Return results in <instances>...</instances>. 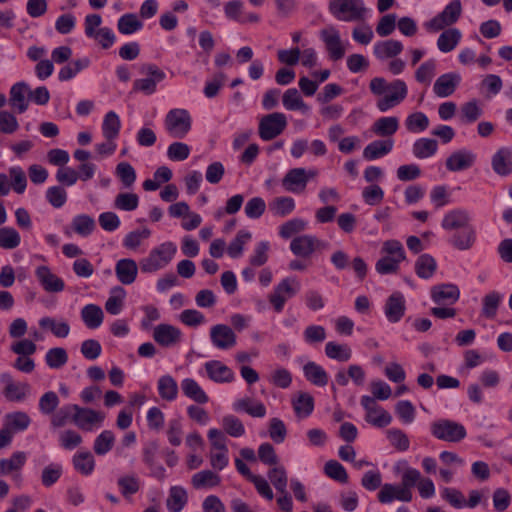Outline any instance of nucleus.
I'll list each match as a JSON object with an SVG mask.
<instances>
[{
  "instance_id": "obj_53",
  "label": "nucleus",
  "mask_w": 512,
  "mask_h": 512,
  "mask_svg": "<svg viewBox=\"0 0 512 512\" xmlns=\"http://www.w3.org/2000/svg\"><path fill=\"white\" fill-rule=\"evenodd\" d=\"M71 225L73 230L77 234L84 237L90 235L95 229L94 219L86 214H80L75 216L72 220Z\"/></svg>"
},
{
  "instance_id": "obj_48",
  "label": "nucleus",
  "mask_w": 512,
  "mask_h": 512,
  "mask_svg": "<svg viewBox=\"0 0 512 512\" xmlns=\"http://www.w3.org/2000/svg\"><path fill=\"white\" fill-rule=\"evenodd\" d=\"M282 103L286 110L289 111H307L308 107L303 101L299 91L296 88L286 90L282 97Z\"/></svg>"
},
{
  "instance_id": "obj_29",
  "label": "nucleus",
  "mask_w": 512,
  "mask_h": 512,
  "mask_svg": "<svg viewBox=\"0 0 512 512\" xmlns=\"http://www.w3.org/2000/svg\"><path fill=\"white\" fill-rule=\"evenodd\" d=\"M394 146L392 139L375 140L369 143L363 150V158L367 161L376 160L389 154Z\"/></svg>"
},
{
  "instance_id": "obj_61",
  "label": "nucleus",
  "mask_w": 512,
  "mask_h": 512,
  "mask_svg": "<svg viewBox=\"0 0 512 512\" xmlns=\"http://www.w3.org/2000/svg\"><path fill=\"white\" fill-rule=\"evenodd\" d=\"M268 478L279 493H284L287 489V472L283 466H276L268 471Z\"/></svg>"
},
{
  "instance_id": "obj_41",
  "label": "nucleus",
  "mask_w": 512,
  "mask_h": 512,
  "mask_svg": "<svg viewBox=\"0 0 512 512\" xmlns=\"http://www.w3.org/2000/svg\"><path fill=\"white\" fill-rule=\"evenodd\" d=\"M438 149V143L434 139L420 138L413 144V154L418 159H425L433 156Z\"/></svg>"
},
{
  "instance_id": "obj_11",
  "label": "nucleus",
  "mask_w": 512,
  "mask_h": 512,
  "mask_svg": "<svg viewBox=\"0 0 512 512\" xmlns=\"http://www.w3.org/2000/svg\"><path fill=\"white\" fill-rule=\"evenodd\" d=\"M105 419V414L90 408L77 405L72 415V423L80 430L90 432L95 426H100Z\"/></svg>"
},
{
  "instance_id": "obj_49",
  "label": "nucleus",
  "mask_w": 512,
  "mask_h": 512,
  "mask_svg": "<svg viewBox=\"0 0 512 512\" xmlns=\"http://www.w3.org/2000/svg\"><path fill=\"white\" fill-rule=\"evenodd\" d=\"M114 443V433L110 430H104L95 438L93 450L98 456H103L113 448Z\"/></svg>"
},
{
  "instance_id": "obj_57",
  "label": "nucleus",
  "mask_w": 512,
  "mask_h": 512,
  "mask_svg": "<svg viewBox=\"0 0 512 512\" xmlns=\"http://www.w3.org/2000/svg\"><path fill=\"white\" fill-rule=\"evenodd\" d=\"M251 233L245 230L238 231L236 237L230 242L227 252L230 257L238 258L242 255L244 245L251 239Z\"/></svg>"
},
{
  "instance_id": "obj_4",
  "label": "nucleus",
  "mask_w": 512,
  "mask_h": 512,
  "mask_svg": "<svg viewBox=\"0 0 512 512\" xmlns=\"http://www.w3.org/2000/svg\"><path fill=\"white\" fill-rule=\"evenodd\" d=\"M164 127L171 137L183 139L191 130L192 117L186 109H171L165 116Z\"/></svg>"
},
{
  "instance_id": "obj_20",
  "label": "nucleus",
  "mask_w": 512,
  "mask_h": 512,
  "mask_svg": "<svg viewBox=\"0 0 512 512\" xmlns=\"http://www.w3.org/2000/svg\"><path fill=\"white\" fill-rule=\"evenodd\" d=\"M378 500L382 504H388L394 500L410 502L412 500V491L404 489L401 484H384L378 493Z\"/></svg>"
},
{
  "instance_id": "obj_9",
  "label": "nucleus",
  "mask_w": 512,
  "mask_h": 512,
  "mask_svg": "<svg viewBox=\"0 0 512 512\" xmlns=\"http://www.w3.org/2000/svg\"><path fill=\"white\" fill-rule=\"evenodd\" d=\"M142 73H146L147 77L135 80L133 90L143 92L146 95L153 94L157 89V84L166 77L165 72L155 64L145 65L142 68Z\"/></svg>"
},
{
  "instance_id": "obj_37",
  "label": "nucleus",
  "mask_w": 512,
  "mask_h": 512,
  "mask_svg": "<svg viewBox=\"0 0 512 512\" xmlns=\"http://www.w3.org/2000/svg\"><path fill=\"white\" fill-rule=\"evenodd\" d=\"M191 483L195 489L213 488L220 485L221 477L211 470H202L192 476Z\"/></svg>"
},
{
  "instance_id": "obj_3",
  "label": "nucleus",
  "mask_w": 512,
  "mask_h": 512,
  "mask_svg": "<svg viewBox=\"0 0 512 512\" xmlns=\"http://www.w3.org/2000/svg\"><path fill=\"white\" fill-rule=\"evenodd\" d=\"M329 11L336 19L345 22L361 21L367 13L363 0H330Z\"/></svg>"
},
{
  "instance_id": "obj_64",
  "label": "nucleus",
  "mask_w": 512,
  "mask_h": 512,
  "mask_svg": "<svg viewBox=\"0 0 512 512\" xmlns=\"http://www.w3.org/2000/svg\"><path fill=\"white\" fill-rule=\"evenodd\" d=\"M139 205V197L135 193H119L114 200V207L122 211H133Z\"/></svg>"
},
{
  "instance_id": "obj_32",
  "label": "nucleus",
  "mask_w": 512,
  "mask_h": 512,
  "mask_svg": "<svg viewBox=\"0 0 512 512\" xmlns=\"http://www.w3.org/2000/svg\"><path fill=\"white\" fill-rule=\"evenodd\" d=\"M29 91V86L25 82H17L10 89L9 104L21 114L28 109V101L25 99V93Z\"/></svg>"
},
{
  "instance_id": "obj_63",
  "label": "nucleus",
  "mask_w": 512,
  "mask_h": 512,
  "mask_svg": "<svg viewBox=\"0 0 512 512\" xmlns=\"http://www.w3.org/2000/svg\"><path fill=\"white\" fill-rule=\"evenodd\" d=\"M325 474L340 483L348 482V474L344 466L336 460H329L324 466Z\"/></svg>"
},
{
  "instance_id": "obj_15",
  "label": "nucleus",
  "mask_w": 512,
  "mask_h": 512,
  "mask_svg": "<svg viewBox=\"0 0 512 512\" xmlns=\"http://www.w3.org/2000/svg\"><path fill=\"white\" fill-rule=\"evenodd\" d=\"M309 182V176L305 168L290 169L282 179V186L288 192L295 194L305 190Z\"/></svg>"
},
{
  "instance_id": "obj_24",
  "label": "nucleus",
  "mask_w": 512,
  "mask_h": 512,
  "mask_svg": "<svg viewBox=\"0 0 512 512\" xmlns=\"http://www.w3.org/2000/svg\"><path fill=\"white\" fill-rule=\"evenodd\" d=\"M385 315L391 323H397L405 314L404 296L400 292L390 295L385 303Z\"/></svg>"
},
{
  "instance_id": "obj_45",
  "label": "nucleus",
  "mask_w": 512,
  "mask_h": 512,
  "mask_svg": "<svg viewBox=\"0 0 512 512\" xmlns=\"http://www.w3.org/2000/svg\"><path fill=\"white\" fill-rule=\"evenodd\" d=\"M234 409L239 411H245L252 417L262 418L266 415V407L263 403L253 401L250 398L239 399L234 404Z\"/></svg>"
},
{
  "instance_id": "obj_47",
  "label": "nucleus",
  "mask_w": 512,
  "mask_h": 512,
  "mask_svg": "<svg viewBox=\"0 0 512 512\" xmlns=\"http://www.w3.org/2000/svg\"><path fill=\"white\" fill-rule=\"evenodd\" d=\"M188 500L186 490L182 487L174 486L170 489L167 498V508L170 512H180Z\"/></svg>"
},
{
  "instance_id": "obj_13",
  "label": "nucleus",
  "mask_w": 512,
  "mask_h": 512,
  "mask_svg": "<svg viewBox=\"0 0 512 512\" xmlns=\"http://www.w3.org/2000/svg\"><path fill=\"white\" fill-rule=\"evenodd\" d=\"M210 340L214 347L220 350H229L236 345L237 336L230 326L216 324L210 329Z\"/></svg>"
},
{
  "instance_id": "obj_2",
  "label": "nucleus",
  "mask_w": 512,
  "mask_h": 512,
  "mask_svg": "<svg viewBox=\"0 0 512 512\" xmlns=\"http://www.w3.org/2000/svg\"><path fill=\"white\" fill-rule=\"evenodd\" d=\"M177 247L172 242H164L153 248L148 256L142 258L139 262L143 273H153L166 267L173 259Z\"/></svg>"
},
{
  "instance_id": "obj_55",
  "label": "nucleus",
  "mask_w": 512,
  "mask_h": 512,
  "mask_svg": "<svg viewBox=\"0 0 512 512\" xmlns=\"http://www.w3.org/2000/svg\"><path fill=\"white\" fill-rule=\"evenodd\" d=\"M39 325L42 328L50 329L53 335L59 338L67 337L70 332V326L66 321L57 322L55 319L50 317L40 319Z\"/></svg>"
},
{
  "instance_id": "obj_14",
  "label": "nucleus",
  "mask_w": 512,
  "mask_h": 512,
  "mask_svg": "<svg viewBox=\"0 0 512 512\" xmlns=\"http://www.w3.org/2000/svg\"><path fill=\"white\" fill-rule=\"evenodd\" d=\"M26 460V453L22 451L14 452L10 458L0 459V476L12 474V478L20 485L22 482L20 471Z\"/></svg>"
},
{
  "instance_id": "obj_39",
  "label": "nucleus",
  "mask_w": 512,
  "mask_h": 512,
  "mask_svg": "<svg viewBox=\"0 0 512 512\" xmlns=\"http://www.w3.org/2000/svg\"><path fill=\"white\" fill-rule=\"evenodd\" d=\"M460 40L461 32L456 28H449L440 34L437 46L441 52L448 53L455 49Z\"/></svg>"
},
{
  "instance_id": "obj_7",
  "label": "nucleus",
  "mask_w": 512,
  "mask_h": 512,
  "mask_svg": "<svg viewBox=\"0 0 512 512\" xmlns=\"http://www.w3.org/2000/svg\"><path fill=\"white\" fill-rule=\"evenodd\" d=\"M300 283L296 278L287 277L282 279L275 287L273 293L268 297L269 302L277 313H280L287 299L295 296L300 290Z\"/></svg>"
},
{
  "instance_id": "obj_54",
  "label": "nucleus",
  "mask_w": 512,
  "mask_h": 512,
  "mask_svg": "<svg viewBox=\"0 0 512 512\" xmlns=\"http://www.w3.org/2000/svg\"><path fill=\"white\" fill-rule=\"evenodd\" d=\"M293 409L298 416L307 417L314 409V399L308 393H300L299 396L292 401Z\"/></svg>"
},
{
  "instance_id": "obj_10",
  "label": "nucleus",
  "mask_w": 512,
  "mask_h": 512,
  "mask_svg": "<svg viewBox=\"0 0 512 512\" xmlns=\"http://www.w3.org/2000/svg\"><path fill=\"white\" fill-rule=\"evenodd\" d=\"M462 5L460 0L451 1L444 10L432 18L428 23V29L437 32L456 23L461 16Z\"/></svg>"
},
{
  "instance_id": "obj_30",
  "label": "nucleus",
  "mask_w": 512,
  "mask_h": 512,
  "mask_svg": "<svg viewBox=\"0 0 512 512\" xmlns=\"http://www.w3.org/2000/svg\"><path fill=\"white\" fill-rule=\"evenodd\" d=\"M403 51V45L400 41L389 39L386 41H378L374 44L373 53L379 60L393 58Z\"/></svg>"
},
{
  "instance_id": "obj_8",
  "label": "nucleus",
  "mask_w": 512,
  "mask_h": 512,
  "mask_svg": "<svg viewBox=\"0 0 512 512\" xmlns=\"http://www.w3.org/2000/svg\"><path fill=\"white\" fill-rule=\"evenodd\" d=\"M319 37L325 45L330 60L339 61L345 56L346 45L343 43L340 32L336 27L328 26L320 30Z\"/></svg>"
},
{
  "instance_id": "obj_40",
  "label": "nucleus",
  "mask_w": 512,
  "mask_h": 512,
  "mask_svg": "<svg viewBox=\"0 0 512 512\" xmlns=\"http://www.w3.org/2000/svg\"><path fill=\"white\" fill-rule=\"evenodd\" d=\"M437 268L436 260L429 254H422L415 262V272L422 279L431 278Z\"/></svg>"
},
{
  "instance_id": "obj_46",
  "label": "nucleus",
  "mask_w": 512,
  "mask_h": 512,
  "mask_svg": "<svg viewBox=\"0 0 512 512\" xmlns=\"http://www.w3.org/2000/svg\"><path fill=\"white\" fill-rule=\"evenodd\" d=\"M325 354L330 359L346 362L351 358L352 350L347 344H338L331 341L325 345Z\"/></svg>"
},
{
  "instance_id": "obj_12",
  "label": "nucleus",
  "mask_w": 512,
  "mask_h": 512,
  "mask_svg": "<svg viewBox=\"0 0 512 512\" xmlns=\"http://www.w3.org/2000/svg\"><path fill=\"white\" fill-rule=\"evenodd\" d=\"M0 381L4 384L3 395L11 402H22L30 393V385L28 383L15 382L9 373L0 375Z\"/></svg>"
},
{
  "instance_id": "obj_28",
  "label": "nucleus",
  "mask_w": 512,
  "mask_h": 512,
  "mask_svg": "<svg viewBox=\"0 0 512 512\" xmlns=\"http://www.w3.org/2000/svg\"><path fill=\"white\" fill-rule=\"evenodd\" d=\"M477 239L475 228L470 225L456 231L449 240V243L456 249L464 251L473 247Z\"/></svg>"
},
{
  "instance_id": "obj_26",
  "label": "nucleus",
  "mask_w": 512,
  "mask_h": 512,
  "mask_svg": "<svg viewBox=\"0 0 512 512\" xmlns=\"http://www.w3.org/2000/svg\"><path fill=\"white\" fill-rule=\"evenodd\" d=\"M475 158V154L470 151H456L447 158L446 168L453 172L466 170L474 164Z\"/></svg>"
},
{
  "instance_id": "obj_56",
  "label": "nucleus",
  "mask_w": 512,
  "mask_h": 512,
  "mask_svg": "<svg viewBox=\"0 0 512 512\" xmlns=\"http://www.w3.org/2000/svg\"><path fill=\"white\" fill-rule=\"evenodd\" d=\"M6 420L8 426L7 428H9L10 431H24L29 427L31 423L29 415L22 411L7 414Z\"/></svg>"
},
{
  "instance_id": "obj_6",
  "label": "nucleus",
  "mask_w": 512,
  "mask_h": 512,
  "mask_svg": "<svg viewBox=\"0 0 512 512\" xmlns=\"http://www.w3.org/2000/svg\"><path fill=\"white\" fill-rule=\"evenodd\" d=\"M286 127V115L281 112H273L260 119L258 134L262 140L270 141L281 135Z\"/></svg>"
},
{
  "instance_id": "obj_22",
  "label": "nucleus",
  "mask_w": 512,
  "mask_h": 512,
  "mask_svg": "<svg viewBox=\"0 0 512 512\" xmlns=\"http://www.w3.org/2000/svg\"><path fill=\"white\" fill-rule=\"evenodd\" d=\"M460 82L461 76L458 73H445L437 78L433 91L438 97L445 98L455 92Z\"/></svg>"
},
{
  "instance_id": "obj_62",
  "label": "nucleus",
  "mask_w": 512,
  "mask_h": 512,
  "mask_svg": "<svg viewBox=\"0 0 512 512\" xmlns=\"http://www.w3.org/2000/svg\"><path fill=\"white\" fill-rule=\"evenodd\" d=\"M45 361L50 368L59 369L67 363L68 355L64 348H51L46 353Z\"/></svg>"
},
{
  "instance_id": "obj_50",
  "label": "nucleus",
  "mask_w": 512,
  "mask_h": 512,
  "mask_svg": "<svg viewBox=\"0 0 512 512\" xmlns=\"http://www.w3.org/2000/svg\"><path fill=\"white\" fill-rule=\"evenodd\" d=\"M272 213L279 217H285L295 209V201L288 196L276 197L270 204Z\"/></svg>"
},
{
  "instance_id": "obj_31",
  "label": "nucleus",
  "mask_w": 512,
  "mask_h": 512,
  "mask_svg": "<svg viewBox=\"0 0 512 512\" xmlns=\"http://www.w3.org/2000/svg\"><path fill=\"white\" fill-rule=\"evenodd\" d=\"M303 373L306 380L315 386L324 387L328 384L327 372L321 365L313 361H309L303 366Z\"/></svg>"
},
{
  "instance_id": "obj_36",
  "label": "nucleus",
  "mask_w": 512,
  "mask_h": 512,
  "mask_svg": "<svg viewBox=\"0 0 512 512\" xmlns=\"http://www.w3.org/2000/svg\"><path fill=\"white\" fill-rule=\"evenodd\" d=\"M74 469L83 476H89L95 469V459L91 452H78L72 458Z\"/></svg>"
},
{
  "instance_id": "obj_27",
  "label": "nucleus",
  "mask_w": 512,
  "mask_h": 512,
  "mask_svg": "<svg viewBox=\"0 0 512 512\" xmlns=\"http://www.w3.org/2000/svg\"><path fill=\"white\" fill-rule=\"evenodd\" d=\"M137 273V263L133 259H120L115 265L117 279L124 285L132 284L136 280Z\"/></svg>"
},
{
  "instance_id": "obj_44",
  "label": "nucleus",
  "mask_w": 512,
  "mask_h": 512,
  "mask_svg": "<svg viewBox=\"0 0 512 512\" xmlns=\"http://www.w3.org/2000/svg\"><path fill=\"white\" fill-rule=\"evenodd\" d=\"M143 27V23L138 19L134 13H126L122 15L117 21V29L123 35H130Z\"/></svg>"
},
{
  "instance_id": "obj_35",
  "label": "nucleus",
  "mask_w": 512,
  "mask_h": 512,
  "mask_svg": "<svg viewBox=\"0 0 512 512\" xmlns=\"http://www.w3.org/2000/svg\"><path fill=\"white\" fill-rule=\"evenodd\" d=\"M159 396L168 402L174 401L178 396V385L170 375L161 376L157 382Z\"/></svg>"
},
{
  "instance_id": "obj_1",
  "label": "nucleus",
  "mask_w": 512,
  "mask_h": 512,
  "mask_svg": "<svg viewBox=\"0 0 512 512\" xmlns=\"http://www.w3.org/2000/svg\"><path fill=\"white\" fill-rule=\"evenodd\" d=\"M369 89L373 95L379 97L376 107L381 112L396 107L408 94L406 83L400 79L388 83L383 77H374L369 83Z\"/></svg>"
},
{
  "instance_id": "obj_60",
  "label": "nucleus",
  "mask_w": 512,
  "mask_h": 512,
  "mask_svg": "<svg viewBox=\"0 0 512 512\" xmlns=\"http://www.w3.org/2000/svg\"><path fill=\"white\" fill-rule=\"evenodd\" d=\"M21 242L20 234L12 227L0 228V247L3 249H14Z\"/></svg>"
},
{
  "instance_id": "obj_5",
  "label": "nucleus",
  "mask_w": 512,
  "mask_h": 512,
  "mask_svg": "<svg viewBox=\"0 0 512 512\" xmlns=\"http://www.w3.org/2000/svg\"><path fill=\"white\" fill-rule=\"evenodd\" d=\"M430 429L431 434L435 438L447 442H460L467 435L466 429L462 424L449 419L434 421Z\"/></svg>"
},
{
  "instance_id": "obj_34",
  "label": "nucleus",
  "mask_w": 512,
  "mask_h": 512,
  "mask_svg": "<svg viewBox=\"0 0 512 512\" xmlns=\"http://www.w3.org/2000/svg\"><path fill=\"white\" fill-rule=\"evenodd\" d=\"M399 129V120L395 116L381 117L371 126V131L380 137H391Z\"/></svg>"
},
{
  "instance_id": "obj_18",
  "label": "nucleus",
  "mask_w": 512,
  "mask_h": 512,
  "mask_svg": "<svg viewBox=\"0 0 512 512\" xmlns=\"http://www.w3.org/2000/svg\"><path fill=\"white\" fill-rule=\"evenodd\" d=\"M431 298L438 305H452L460 297L459 288L454 284H438L431 288Z\"/></svg>"
},
{
  "instance_id": "obj_59",
  "label": "nucleus",
  "mask_w": 512,
  "mask_h": 512,
  "mask_svg": "<svg viewBox=\"0 0 512 512\" xmlns=\"http://www.w3.org/2000/svg\"><path fill=\"white\" fill-rule=\"evenodd\" d=\"M60 403L58 395L54 391L44 393L38 403L39 411L44 415H53Z\"/></svg>"
},
{
  "instance_id": "obj_52",
  "label": "nucleus",
  "mask_w": 512,
  "mask_h": 512,
  "mask_svg": "<svg viewBox=\"0 0 512 512\" xmlns=\"http://www.w3.org/2000/svg\"><path fill=\"white\" fill-rule=\"evenodd\" d=\"M501 301L502 295L497 291L486 294L483 298L482 315L488 319H493Z\"/></svg>"
},
{
  "instance_id": "obj_21",
  "label": "nucleus",
  "mask_w": 512,
  "mask_h": 512,
  "mask_svg": "<svg viewBox=\"0 0 512 512\" xmlns=\"http://www.w3.org/2000/svg\"><path fill=\"white\" fill-rule=\"evenodd\" d=\"M491 166L493 171L499 176L512 174V148H499L492 156Z\"/></svg>"
},
{
  "instance_id": "obj_17",
  "label": "nucleus",
  "mask_w": 512,
  "mask_h": 512,
  "mask_svg": "<svg viewBox=\"0 0 512 512\" xmlns=\"http://www.w3.org/2000/svg\"><path fill=\"white\" fill-rule=\"evenodd\" d=\"M182 332L170 324H159L154 328L153 339L163 347H171L181 341Z\"/></svg>"
},
{
  "instance_id": "obj_43",
  "label": "nucleus",
  "mask_w": 512,
  "mask_h": 512,
  "mask_svg": "<svg viewBox=\"0 0 512 512\" xmlns=\"http://www.w3.org/2000/svg\"><path fill=\"white\" fill-rule=\"evenodd\" d=\"M121 122L114 111H109L103 120L102 132L106 140H115L120 132Z\"/></svg>"
},
{
  "instance_id": "obj_51",
  "label": "nucleus",
  "mask_w": 512,
  "mask_h": 512,
  "mask_svg": "<svg viewBox=\"0 0 512 512\" xmlns=\"http://www.w3.org/2000/svg\"><path fill=\"white\" fill-rule=\"evenodd\" d=\"M75 408H77V404H66L62 406L51 416V426L53 428H61L69 421L72 422V415L75 413Z\"/></svg>"
},
{
  "instance_id": "obj_23",
  "label": "nucleus",
  "mask_w": 512,
  "mask_h": 512,
  "mask_svg": "<svg viewBox=\"0 0 512 512\" xmlns=\"http://www.w3.org/2000/svg\"><path fill=\"white\" fill-rule=\"evenodd\" d=\"M321 244V241L315 236L302 235L291 241L290 249L296 256L309 257Z\"/></svg>"
},
{
  "instance_id": "obj_25",
  "label": "nucleus",
  "mask_w": 512,
  "mask_h": 512,
  "mask_svg": "<svg viewBox=\"0 0 512 512\" xmlns=\"http://www.w3.org/2000/svg\"><path fill=\"white\" fill-rule=\"evenodd\" d=\"M205 370L208 377L217 383H229L234 380V372L227 365L218 360H211L205 363Z\"/></svg>"
},
{
  "instance_id": "obj_42",
  "label": "nucleus",
  "mask_w": 512,
  "mask_h": 512,
  "mask_svg": "<svg viewBox=\"0 0 512 512\" xmlns=\"http://www.w3.org/2000/svg\"><path fill=\"white\" fill-rule=\"evenodd\" d=\"M90 65L87 57L76 59L63 66L58 74L60 81H68L74 78L80 71L86 69Z\"/></svg>"
},
{
  "instance_id": "obj_58",
  "label": "nucleus",
  "mask_w": 512,
  "mask_h": 512,
  "mask_svg": "<svg viewBox=\"0 0 512 512\" xmlns=\"http://www.w3.org/2000/svg\"><path fill=\"white\" fill-rule=\"evenodd\" d=\"M405 126L409 132H422L428 128L429 119L423 112H415L406 118Z\"/></svg>"
},
{
  "instance_id": "obj_16",
  "label": "nucleus",
  "mask_w": 512,
  "mask_h": 512,
  "mask_svg": "<svg viewBox=\"0 0 512 512\" xmlns=\"http://www.w3.org/2000/svg\"><path fill=\"white\" fill-rule=\"evenodd\" d=\"M35 276L42 288L49 293H58L64 290V281L52 273L51 269L46 266H38L35 270Z\"/></svg>"
},
{
  "instance_id": "obj_38",
  "label": "nucleus",
  "mask_w": 512,
  "mask_h": 512,
  "mask_svg": "<svg viewBox=\"0 0 512 512\" xmlns=\"http://www.w3.org/2000/svg\"><path fill=\"white\" fill-rule=\"evenodd\" d=\"M81 318L88 328L96 329L102 324L104 314L98 305L88 304L82 308Z\"/></svg>"
},
{
  "instance_id": "obj_33",
  "label": "nucleus",
  "mask_w": 512,
  "mask_h": 512,
  "mask_svg": "<svg viewBox=\"0 0 512 512\" xmlns=\"http://www.w3.org/2000/svg\"><path fill=\"white\" fill-rule=\"evenodd\" d=\"M181 390L187 398L198 404H206L209 401L206 392L197 381L192 378H185L181 381Z\"/></svg>"
},
{
  "instance_id": "obj_19",
  "label": "nucleus",
  "mask_w": 512,
  "mask_h": 512,
  "mask_svg": "<svg viewBox=\"0 0 512 512\" xmlns=\"http://www.w3.org/2000/svg\"><path fill=\"white\" fill-rule=\"evenodd\" d=\"M471 217L465 209H453L447 212L442 221L441 227L446 231H458L470 226Z\"/></svg>"
}]
</instances>
